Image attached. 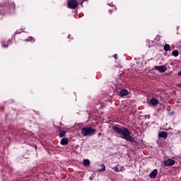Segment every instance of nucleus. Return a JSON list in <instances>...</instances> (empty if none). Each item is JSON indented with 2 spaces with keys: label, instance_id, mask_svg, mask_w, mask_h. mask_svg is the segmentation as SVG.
<instances>
[{
  "label": "nucleus",
  "instance_id": "obj_1",
  "mask_svg": "<svg viewBox=\"0 0 181 181\" xmlns=\"http://www.w3.org/2000/svg\"><path fill=\"white\" fill-rule=\"evenodd\" d=\"M112 129L114 132H116V134H119L120 135H122V139H125L127 142H132V145L134 144H138L135 139H134L131 135L132 133L128 129L125 127H119L117 126H113Z\"/></svg>",
  "mask_w": 181,
  "mask_h": 181
},
{
  "label": "nucleus",
  "instance_id": "obj_2",
  "mask_svg": "<svg viewBox=\"0 0 181 181\" xmlns=\"http://www.w3.org/2000/svg\"><path fill=\"white\" fill-rule=\"evenodd\" d=\"M81 134L83 136H91L95 134V129L91 127H83L81 129Z\"/></svg>",
  "mask_w": 181,
  "mask_h": 181
},
{
  "label": "nucleus",
  "instance_id": "obj_3",
  "mask_svg": "<svg viewBox=\"0 0 181 181\" xmlns=\"http://www.w3.org/2000/svg\"><path fill=\"white\" fill-rule=\"evenodd\" d=\"M78 6V1L77 0H68V8L69 9H76Z\"/></svg>",
  "mask_w": 181,
  "mask_h": 181
},
{
  "label": "nucleus",
  "instance_id": "obj_4",
  "mask_svg": "<svg viewBox=\"0 0 181 181\" xmlns=\"http://www.w3.org/2000/svg\"><path fill=\"white\" fill-rule=\"evenodd\" d=\"M0 6H9V8H11V9H12L13 11L15 10V3L12 1L10 2L9 1H8L7 3L6 1L3 4L0 3Z\"/></svg>",
  "mask_w": 181,
  "mask_h": 181
},
{
  "label": "nucleus",
  "instance_id": "obj_5",
  "mask_svg": "<svg viewBox=\"0 0 181 181\" xmlns=\"http://www.w3.org/2000/svg\"><path fill=\"white\" fill-rule=\"evenodd\" d=\"M148 105L151 107H157L159 105V100L155 98H152L148 102Z\"/></svg>",
  "mask_w": 181,
  "mask_h": 181
},
{
  "label": "nucleus",
  "instance_id": "obj_6",
  "mask_svg": "<svg viewBox=\"0 0 181 181\" xmlns=\"http://www.w3.org/2000/svg\"><path fill=\"white\" fill-rule=\"evenodd\" d=\"M175 163H176V161H175V160L168 158V160H165L164 161V166H168L169 168L173 166V165H175Z\"/></svg>",
  "mask_w": 181,
  "mask_h": 181
},
{
  "label": "nucleus",
  "instance_id": "obj_7",
  "mask_svg": "<svg viewBox=\"0 0 181 181\" xmlns=\"http://www.w3.org/2000/svg\"><path fill=\"white\" fill-rule=\"evenodd\" d=\"M154 69L159 71V73H165V71H166V70H168L166 66H165L163 65V66H156L154 67Z\"/></svg>",
  "mask_w": 181,
  "mask_h": 181
},
{
  "label": "nucleus",
  "instance_id": "obj_8",
  "mask_svg": "<svg viewBox=\"0 0 181 181\" xmlns=\"http://www.w3.org/2000/svg\"><path fill=\"white\" fill-rule=\"evenodd\" d=\"M156 176H158V170L154 169L152 172L150 173L149 177H151V179H156Z\"/></svg>",
  "mask_w": 181,
  "mask_h": 181
},
{
  "label": "nucleus",
  "instance_id": "obj_9",
  "mask_svg": "<svg viewBox=\"0 0 181 181\" xmlns=\"http://www.w3.org/2000/svg\"><path fill=\"white\" fill-rule=\"evenodd\" d=\"M129 93V92L128 91V90H127V89H122L119 92V95H120V97H125V95H128Z\"/></svg>",
  "mask_w": 181,
  "mask_h": 181
},
{
  "label": "nucleus",
  "instance_id": "obj_10",
  "mask_svg": "<svg viewBox=\"0 0 181 181\" xmlns=\"http://www.w3.org/2000/svg\"><path fill=\"white\" fill-rule=\"evenodd\" d=\"M159 138H163V139H168V132H161L158 134Z\"/></svg>",
  "mask_w": 181,
  "mask_h": 181
},
{
  "label": "nucleus",
  "instance_id": "obj_11",
  "mask_svg": "<svg viewBox=\"0 0 181 181\" xmlns=\"http://www.w3.org/2000/svg\"><path fill=\"white\" fill-rule=\"evenodd\" d=\"M59 132H60L59 134L60 138H64V136H66V134H67L66 130H63L60 127L59 128Z\"/></svg>",
  "mask_w": 181,
  "mask_h": 181
},
{
  "label": "nucleus",
  "instance_id": "obj_12",
  "mask_svg": "<svg viewBox=\"0 0 181 181\" xmlns=\"http://www.w3.org/2000/svg\"><path fill=\"white\" fill-rule=\"evenodd\" d=\"M69 144V139L63 138L61 140V145H67Z\"/></svg>",
  "mask_w": 181,
  "mask_h": 181
},
{
  "label": "nucleus",
  "instance_id": "obj_13",
  "mask_svg": "<svg viewBox=\"0 0 181 181\" xmlns=\"http://www.w3.org/2000/svg\"><path fill=\"white\" fill-rule=\"evenodd\" d=\"M172 56H174V57H177V56H179V51L177 49L173 51Z\"/></svg>",
  "mask_w": 181,
  "mask_h": 181
},
{
  "label": "nucleus",
  "instance_id": "obj_14",
  "mask_svg": "<svg viewBox=\"0 0 181 181\" xmlns=\"http://www.w3.org/2000/svg\"><path fill=\"white\" fill-rule=\"evenodd\" d=\"M164 50L165 52H169V50H170V45L169 44H165L164 45Z\"/></svg>",
  "mask_w": 181,
  "mask_h": 181
},
{
  "label": "nucleus",
  "instance_id": "obj_15",
  "mask_svg": "<svg viewBox=\"0 0 181 181\" xmlns=\"http://www.w3.org/2000/svg\"><path fill=\"white\" fill-rule=\"evenodd\" d=\"M83 165L84 166H90V160L88 159L83 160Z\"/></svg>",
  "mask_w": 181,
  "mask_h": 181
},
{
  "label": "nucleus",
  "instance_id": "obj_16",
  "mask_svg": "<svg viewBox=\"0 0 181 181\" xmlns=\"http://www.w3.org/2000/svg\"><path fill=\"white\" fill-rule=\"evenodd\" d=\"M100 166L101 169L99 170V172H105V165L100 164Z\"/></svg>",
  "mask_w": 181,
  "mask_h": 181
},
{
  "label": "nucleus",
  "instance_id": "obj_17",
  "mask_svg": "<svg viewBox=\"0 0 181 181\" xmlns=\"http://www.w3.org/2000/svg\"><path fill=\"white\" fill-rule=\"evenodd\" d=\"M25 42H32L33 43L35 42V40L32 37H29L28 39L25 40Z\"/></svg>",
  "mask_w": 181,
  "mask_h": 181
},
{
  "label": "nucleus",
  "instance_id": "obj_18",
  "mask_svg": "<svg viewBox=\"0 0 181 181\" xmlns=\"http://www.w3.org/2000/svg\"><path fill=\"white\" fill-rule=\"evenodd\" d=\"M115 172H120L121 170H119V168H118V165L115 166L114 168H112Z\"/></svg>",
  "mask_w": 181,
  "mask_h": 181
},
{
  "label": "nucleus",
  "instance_id": "obj_19",
  "mask_svg": "<svg viewBox=\"0 0 181 181\" xmlns=\"http://www.w3.org/2000/svg\"><path fill=\"white\" fill-rule=\"evenodd\" d=\"M23 32V29H20L16 32V35H19V33H22Z\"/></svg>",
  "mask_w": 181,
  "mask_h": 181
},
{
  "label": "nucleus",
  "instance_id": "obj_20",
  "mask_svg": "<svg viewBox=\"0 0 181 181\" xmlns=\"http://www.w3.org/2000/svg\"><path fill=\"white\" fill-rule=\"evenodd\" d=\"M117 10V8H112V9H109V12L110 13H112V12H114V11H116Z\"/></svg>",
  "mask_w": 181,
  "mask_h": 181
},
{
  "label": "nucleus",
  "instance_id": "obj_21",
  "mask_svg": "<svg viewBox=\"0 0 181 181\" xmlns=\"http://www.w3.org/2000/svg\"><path fill=\"white\" fill-rule=\"evenodd\" d=\"M1 46H2V47H8V44L3 42L1 44Z\"/></svg>",
  "mask_w": 181,
  "mask_h": 181
},
{
  "label": "nucleus",
  "instance_id": "obj_22",
  "mask_svg": "<svg viewBox=\"0 0 181 181\" xmlns=\"http://www.w3.org/2000/svg\"><path fill=\"white\" fill-rule=\"evenodd\" d=\"M154 40H157V42H159V40H160V35H157L156 38L154 39Z\"/></svg>",
  "mask_w": 181,
  "mask_h": 181
},
{
  "label": "nucleus",
  "instance_id": "obj_23",
  "mask_svg": "<svg viewBox=\"0 0 181 181\" xmlns=\"http://www.w3.org/2000/svg\"><path fill=\"white\" fill-rule=\"evenodd\" d=\"M113 57H114L116 60H118V54H114Z\"/></svg>",
  "mask_w": 181,
  "mask_h": 181
},
{
  "label": "nucleus",
  "instance_id": "obj_24",
  "mask_svg": "<svg viewBox=\"0 0 181 181\" xmlns=\"http://www.w3.org/2000/svg\"><path fill=\"white\" fill-rule=\"evenodd\" d=\"M83 2H84V0H83L82 1H79V5H81V6H83Z\"/></svg>",
  "mask_w": 181,
  "mask_h": 181
},
{
  "label": "nucleus",
  "instance_id": "obj_25",
  "mask_svg": "<svg viewBox=\"0 0 181 181\" xmlns=\"http://www.w3.org/2000/svg\"><path fill=\"white\" fill-rule=\"evenodd\" d=\"M70 37H71V35L69 34V35H68V39H70Z\"/></svg>",
  "mask_w": 181,
  "mask_h": 181
},
{
  "label": "nucleus",
  "instance_id": "obj_26",
  "mask_svg": "<svg viewBox=\"0 0 181 181\" xmlns=\"http://www.w3.org/2000/svg\"><path fill=\"white\" fill-rule=\"evenodd\" d=\"M177 87H181V82L177 85Z\"/></svg>",
  "mask_w": 181,
  "mask_h": 181
},
{
  "label": "nucleus",
  "instance_id": "obj_27",
  "mask_svg": "<svg viewBox=\"0 0 181 181\" xmlns=\"http://www.w3.org/2000/svg\"><path fill=\"white\" fill-rule=\"evenodd\" d=\"M178 76H181V71L178 73Z\"/></svg>",
  "mask_w": 181,
  "mask_h": 181
},
{
  "label": "nucleus",
  "instance_id": "obj_28",
  "mask_svg": "<svg viewBox=\"0 0 181 181\" xmlns=\"http://www.w3.org/2000/svg\"><path fill=\"white\" fill-rule=\"evenodd\" d=\"M98 135H99V136H101V133H100Z\"/></svg>",
  "mask_w": 181,
  "mask_h": 181
}]
</instances>
